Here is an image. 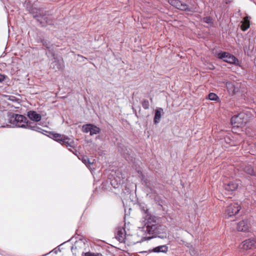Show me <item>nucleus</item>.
<instances>
[{"label":"nucleus","instance_id":"f257e3e1","mask_svg":"<svg viewBox=\"0 0 256 256\" xmlns=\"http://www.w3.org/2000/svg\"><path fill=\"white\" fill-rule=\"evenodd\" d=\"M141 208L146 214V216L147 222L145 224V226H146V230L150 234L156 233L157 225L156 224V222L154 220V218H152V216L148 214V210L147 208H145L142 207Z\"/></svg>","mask_w":256,"mask_h":256},{"label":"nucleus","instance_id":"f03ea898","mask_svg":"<svg viewBox=\"0 0 256 256\" xmlns=\"http://www.w3.org/2000/svg\"><path fill=\"white\" fill-rule=\"evenodd\" d=\"M218 58L222 59L224 62L234 64H238V60L233 55L227 52H222L218 54Z\"/></svg>","mask_w":256,"mask_h":256},{"label":"nucleus","instance_id":"7ed1b4c3","mask_svg":"<svg viewBox=\"0 0 256 256\" xmlns=\"http://www.w3.org/2000/svg\"><path fill=\"white\" fill-rule=\"evenodd\" d=\"M246 116L244 114L241 113L238 115H235L231 118V124L234 127H242L246 122L247 120L245 118Z\"/></svg>","mask_w":256,"mask_h":256},{"label":"nucleus","instance_id":"20e7f679","mask_svg":"<svg viewBox=\"0 0 256 256\" xmlns=\"http://www.w3.org/2000/svg\"><path fill=\"white\" fill-rule=\"evenodd\" d=\"M241 208L238 203L230 204L226 208L224 213L226 218H229L236 215L240 210Z\"/></svg>","mask_w":256,"mask_h":256},{"label":"nucleus","instance_id":"39448f33","mask_svg":"<svg viewBox=\"0 0 256 256\" xmlns=\"http://www.w3.org/2000/svg\"><path fill=\"white\" fill-rule=\"evenodd\" d=\"M168 3L172 6L183 11L193 12L192 8L186 3L182 2L180 0H168Z\"/></svg>","mask_w":256,"mask_h":256},{"label":"nucleus","instance_id":"423d86ee","mask_svg":"<svg viewBox=\"0 0 256 256\" xmlns=\"http://www.w3.org/2000/svg\"><path fill=\"white\" fill-rule=\"evenodd\" d=\"M240 246V248L244 250L256 248V238L244 240Z\"/></svg>","mask_w":256,"mask_h":256},{"label":"nucleus","instance_id":"0eeeda50","mask_svg":"<svg viewBox=\"0 0 256 256\" xmlns=\"http://www.w3.org/2000/svg\"><path fill=\"white\" fill-rule=\"evenodd\" d=\"M12 118H14L15 124L16 126L20 128H25L26 124L27 122V118L24 116L18 114H13Z\"/></svg>","mask_w":256,"mask_h":256},{"label":"nucleus","instance_id":"6e6552de","mask_svg":"<svg viewBox=\"0 0 256 256\" xmlns=\"http://www.w3.org/2000/svg\"><path fill=\"white\" fill-rule=\"evenodd\" d=\"M239 84L236 82H228L226 83V88L230 94H236L239 90Z\"/></svg>","mask_w":256,"mask_h":256},{"label":"nucleus","instance_id":"1a4fd4ad","mask_svg":"<svg viewBox=\"0 0 256 256\" xmlns=\"http://www.w3.org/2000/svg\"><path fill=\"white\" fill-rule=\"evenodd\" d=\"M126 232L123 227H118L116 230V238L120 242H124Z\"/></svg>","mask_w":256,"mask_h":256},{"label":"nucleus","instance_id":"9d476101","mask_svg":"<svg viewBox=\"0 0 256 256\" xmlns=\"http://www.w3.org/2000/svg\"><path fill=\"white\" fill-rule=\"evenodd\" d=\"M27 116L30 120L36 122H40L42 119L41 115L35 111L30 110L28 112Z\"/></svg>","mask_w":256,"mask_h":256},{"label":"nucleus","instance_id":"9b49d317","mask_svg":"<svg viewBox=\"0 0 256 256\" xmlns=\"http://www.w3.org/2000/svg\"><path fill=\"white\" fill-rule=\"evenodd\" d=\"M238 188V184L236 181L233 180L229 182L228 184H226L224 185V188L226 191H234L236 190Z\"/></svg>","mask_w":256,"mask_h":256},{"label":"nucleus","instance_id":"f8f14e48","mask_svg":"<svg viewBox=\"0 0 256 256\" xmlns=\"http://www.w3.org/2000/svg\"><path fill=\"white\" fill-rule=\"evenodd\" d=\"M49 137L60 142L62 145L64 144V138L61 134L50 132V133Z\"/></svg>","mask_w":256,"mask_h":256},{"label":"nucleus","instance_id":"ddd939ff","mask_svg":"<svg viewBox=\"0 0 256 256\" xmlns=\"http://www.w3.org/2000/svg\"><path fill=\"white\" fill-rule=\"evenodd\" d=\"M68 138L65 136V146L72 153L76 154V150L75 148L76 145L74 142H70V143L68 141H66Z\"/></svg>","mask_w":256,"mask_h":256},{"label":"nucleus","instance_id":"4468645a","mask_svg":"<svg viewBox=\"0 0 256 256\" xmlns=\"http://www.w3.org/2000/svg\"><path fill=\"white\" fill-rule=\"evenodd\" d=\"M248 228V226L247 222L246 220H242L238 224L237 229L238 231L246 232Z\"/></svg>","mask_w":256,"mask_h":256},{"label":"nucleus","instance_id":"2eb2a0df","mask_svg":"<svg viewBox=\"0 0 256 256\" xmlns=\"http://www.w3.org/2000/svg\"><path fill=\"white\" fill-rule=\"evenodd\" d=\"M163 110L162 108H158L155 110V114L154 122L155 124H158L160 120L162 114L161 112Z\"/></svg>","mask_w":256,"mask_h":256},{"label":"nucleus","instance_id":"dca6fc26","mask_svg":"<svg viewBox=\"0 0 256 256\" xmlns=\"http://www.w3.org/2000/svg\"><path fill=\"white\" fill-rule=\"evenodd\" d=\"M168 251V247L166 245H162L154 248L152 252H154L166 253Z\"/></svg>","mask_w":256,"mask_h":256},{"label":"nucleus","instance_id":"f3484780","mask_svg":"<svg viewBox=\"0 0 256 256\" xmlns=\"http://www.w3.org/2000/svg\"><path fill=\"white\" fill-rule=\"evenodd\" d=\"M24 126V128H28L36 132H40V130H42L41 128L38 126L36 124H34L32 122H28V121L26 122V125Z\"/></svg>","mask_w":256,"mask_h":256},{"label":"nucleus","instance_id":"a211bd4d","mask_svg":"<svg viewBox=\"0 0 256 256\" xmlns=\"http://www.w3.org/2000/svg\"><path fill=\"white\" fill-rule=\"evenodd\" d=\"M250 27V21L248 19V17H245L244 20L242 22V24L241 26V28L243 31L246 30Z\"/></svg>","mask_w":256,"mask_h":256},{"label":"nucleus","instance_id":"6ab92c4d","mask_svg":"<svg viewBox=\"0 0 256 256\" xmlns=\"http://www.w3.org/2000/svg\"><path fill=\"white\" fill-rule=\"evenodd\" d=\"M100 132V130L98 127L92 124V127L91 128V130H90V134L91 136H92L94 134H98Z\"/></svg>","mask_w":256,"mask_h":256},{"label":"nucleus","instance_id":"aec40b11","mask_svg":"<svg viewBox=\"0 0 256 256\" xmlns=\"http://www.w3.org/2000/svg\"><path fill=\"white\" fill-rule=\"evenodd\" d=\"M92 127V124H86L83 125L82 127V131L85 133H88L90 132L91 128Z\"/></svg>","mask_w":256,"mask_h":256},{"label":"nucleus","instance_id":"412c9836","mask_svg":"<svg viewBox=\"0 0 256 256\" xmlns=\"http://www.w3.org/2000/svg\"><path fill=\"white\" fill-rule=\"evenodd\" d=\"M244 170L246 172L250 175H254V170L253 168L250 166H246Z\"/></svg>","mask_w":256,"mask_h":256},{"label":"nucleus","instance_id":"4be33fe9","mask_svg":"<svg viewBox=\"0 0 256 256\" xmlns=\"http://www.w3.org/2000/svg\"><path fill=\"white\" fill-rule=\"evenodd\" d=\"M208 98L212 100H217L219 98L214 93L211 92L208 95Z\"/></svg>","mask_w":256,"mask_h":256},{"label":"nucleus","instance_id":"5701e85b","mask_svg":"<svg viewBox=\"0 0 256 256\" xmlns=\"http://www.w3.org/2000/svg\"><path fill=\"white\" fill-rule=\"evenodd\" d=\"M142 106L143 108L145 110L148 109L150 107V104L148 100H144L142 102Z\"/></svg>","mask_w":256,"mask_h":256},{"label":"nucleus","instance_id":"b1692460","mask_svg":"<svg viewBox=\"0 0 256 256\" xmlns=\"http://www.w3.org/2000/svg\"><path fill=\"white\" fill-rule=\"evenodd\" d=\"M84 256H102L100 254H94L91 252H86L84 254Z\"/></svg>","mask_w":256,"mask_h":256},{"label":"nucleus","instance_id":"393cba45","mask_svg":"<svg viewBox=\"0 0 256 256\" xmlns=\"http://www.w3.org/2000/svg\"><path fill=\"white\" fill-rule=\"evenodd\" d=\"M63 244H60L58 247L56 248L54 250H53L52 252H54L55 253H57L58 251L61 252V248L62 249Z\"/></svg>","mask_w":256,"mask_h":256},{"label":"nucleus","instance_id":"a878e982","mask_svg":"<svg viewBox=\"0 0 256 256\" xmlns=\"http://www.w3.org/2000/svg\"><path fill=\"white\" fill-rule=\"evenodd\" d=\"M82 162H83L87 165L88 164H90V162L88 158L86 156V157H84L82 159Z\"/></svg>","mask_w":256,"mask_h":256},{"label":"nucleus","instance_id":"bb28decb","mask_svg":"<svg viewBox=\"0 0 256 256\" xmlns=\"http://www.w3.org/2000/svg\"><path fill=\"white\" fill-rule=\"evenodd\" d=\"M204 21L205 22L208 23V24H210V23L212 22V20L210 17L204 18Z\"/></svg>","mask_w":256,"mask_h":256},{"label":"nucleus","instance_id":"cd10ccee","mask_svg":"<svg viewBox=\"0 0 256 256\" xmlns=\"http://www.w3.org/2000/svg\"><path fill=\"white\" fill-rule=\"evenodd\" d=\"M5 78H6V76L4 75L0 74V82H2L3 81H4Z\"/></svg>","mask_w":256,"mask_h":256},{"label":"nucleus","instance_id":"c85d7f7f","mask_svg":"<svg viewBox=\"0 0 256 256\" xmlns=\"http://www.w3.org/2000/svg\"><path fill=\"white\" fill-rule=\"evenodd\" d=\"M37 20H38V21L40 22L41 24L43 23V22H42V21H41V20H40V19L38 18V19H37Z\"/></svg>","mask_w":256,"mask_h":256},{"label":"nucleus","instance_id":"c756f323","mask_svg":"<svg viewBox=\"0 0 256 256\" xmlns=\"http://www.w3.org/2000/svg\"><path fill=\"white\" fill-rule=\"evenodd\" d=\"M124 156L126 159H127V157L126 156Z\"/></svg>","mask_w":256,"mask_h":256},{"label":"nucleus","instance_id":"7c9ffc66","mask_svg":"<svg viewBox=\"0 0 256 256\" xmlns=\"http://www.w3.org/2000/svg\"><path fill=\"white\" fill-rule=\"evenodd\" d=\"M36 16H38L37 15L34 16V17H36Z\"/></svg>","mask_w":256,"mask_h":256},{"label":"nucleus","instance_id":"2f4dec72","mask_svg":"<svg viewBox=\"0 0 256 256\" xmlns=\"http://www.w3.org/2000/svg\"><path fill=\"white\" fill-rule=\"evenodd\" d=\"M255 147H256V143L255 144Z\"/></svg>","mask_w":256,"mask_h":256}]
</instances>
